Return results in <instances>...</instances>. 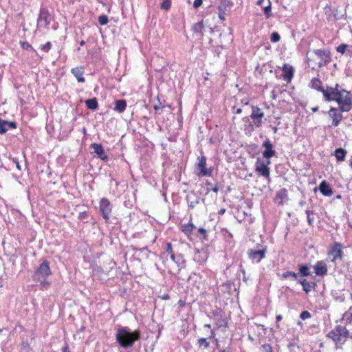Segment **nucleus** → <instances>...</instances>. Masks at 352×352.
<instances>
[{
    "label": "nucleus",
    "mask_w": 352,
    "mask_h": 352,
    "mask_svg": "<svg viewBox=\"0 0 352 352\" xmlns=\"http://www.w3.org/2000/svg\"><path fill=\"white\" fill-rule=\"evenodd\" d=\"M52 48L51 42L48 41L45 44L41 45V50L44 52H48Z\"/></svg>",
    "instance_id": "43"
},
{
    "label": "nucleus",
    "mask_w": 352,
    "mask_h": 352,
    "mask_svg": "<svg viewBox=\"0 0 352 352\" xmlns=\"http://www.w3.org/2000/svg\"><path fill=\"white\" fill-rule=\"evenodd\" d=\"M195 228V226L193 225L192 222H189L186 224H184L182 226V231L188 236H189L193 230Z\"/></svg>",
    "instance_id": "30"
},
{
    "label": "nucleus",
    "mask_w": 352,
    "mask_h": 352,
    "mask_svg": "<svg viewBox=\"0 0 352 352\" xmlns=\"http://www.w3.org/2000/svg\"><path fill=\"white\" fill-rule=\"evenodd\" d=\"M286 199H287V190L285 188H282L276 192L275 201L278 204H283Z\"/></svg>",
    "instance_id": "25"
},
{
    "label": "nucleus",
    "mask_w": 352,
    "mask_h": 352,
    "mask_svg": "<svg viewBox=\"0 0 352 352\" xmlns=\"http://www.w3.org/2000/svg\"><path fill=\"white\" fill-rule=\"evenodd\" d=\"M283 80L289 82L294 76V68L292 66L285 64L283 67Z\"/></svg>",
    "instance_id": "17"
},
{
    "label": "nucleus",
    "mask_w": 352,
    "mask_h": 352,
    "mask_svg": "<svg viewBox=\"0 0 352 352\" xmlns=\"http://www.w3.org/2000/svg\"><path fill=\"white\" fill-rule=\"evenodd\" d=\"M194 259L196 262L201 264L206 260V256H201L200 252H198L195 254Z\"/></svg>",
    "instance_id": "40"
},
{
    "label": "nucleus",
    "mask_w": 352,
    "mask_h": 352,
    "mask_svg": "<svg viewBox=\"0 0 352 352\" xmlns=\"http://www.w3.org/2000/svg\"><path fill=\"white\" fill-rule=\"evenodd\" d=\"M127 104L125 100L120 99L117 100L115 101V107L114 110L117 111L118 113H123L126 108Z\"/></svg>",
    "instance_id": "27"
},
{
    "label": "nucleus",
    "mask_w": 352,
    "mask_h": 352,
    "mask_svg": "<svg viewBox=\"0 0 352 352\" xmlns=\"http://www.w3.org/2000/svg\"><path fill=\"white\" fill-rule=\"evenodd\" d=\"M322 82L318 78H313L309 84V87L311 89H316L321 93L324 90V87H322Z\"/></svg>",
    "instance_id": "23"
},
{
    "label": "nucleus",
    "mask_w": 352,
    "mask_h": 352,
    "mask_svg": "<svg viewBox=\"0 0 352 352\" xmlns=\"http://www.w3.org/2000/svg\"><path fill=\"white\" fill-rule=\"evenodd\" d=\"M263 117L264 113L261 111V109L258 106L252 105V113L250 116V118L252 120V124L251 126L256 128L261 127L263 124Z\"/></svg>",
    "instance_id": "7"
},
{
    "label": "nucleus",
    "mask_w": 352,
    "mask_h": 352,
    "mask_svg": "<svg viewBox=\"0 0 352 352\" xmlns=\"http://www.w3.org/2000/svg\"><path fill=\"white\" fill-rule=\"evenodd\" d=\"M198 232L204 236V238L206 237V230L204 228H200L198 230Z\"/></svg>",
    "instance_id": "53"
},
{
    "label": "nucleus",
    "mask_w": 352,
    "mask_h": 352,
    "mask_svg": "<svg viewBox=\"0 0 352 352\" xmlns=\"http://www.w3.org/2000/svg\"><path fill=\"white\" fill-rule=\"evenodd\" d=\"M283 319V317L281 315H276V322H278L279 321H280L281 320Z\"/></svg>",
    "instance_id": "59"
},
{
    "label": "nucleus",
    "mask_w": 352,
    "mask_h": 352,
    "mask_svg": "<svg viewBox=\"0 0 352 352\" xmlns=\"http://www.w3.org/2000/svg\"><path fill=\"white\" fill-rule=\"evenodd\" d=\"M166 252L168 254H173V247H172V244L170 243H167L166 245Z\"/></svg>",
    "instance_id": "49"
},
{
    "label": "nucleus",
    "mask_w": 352,
    "mask_h": 352,
    "mask_svg": "<svg viewBox=\"0 0 352 352\" xmlns=\"http://www.w3.org/2000/svg\"><path fill=\"white\" fill-rule=\"evenodd\" d=\"M265 349L266 352H272V347L270 344H265L263 346Z\"/></svg>",
    "instance_id": "54"
},
{
    "label": "nucleus",
    "mask_w": 352,
    "mask_h": 352,
    "mask_svg": "<svg viewBox=\"0 0 352 352\" xmlns=\"http://www.w3.org/2000/svg\"><path fill=\"white\" fill-rule=\"evenodd\" d=\"M313 52L320 59L317 63L318 67L326 66L331 60V53L328 50L318 49L314 50Z\"/></svg>",
    "instance_id": "8"
},
{
    "label": "nucleus",
    "mask_w": 352,
    "mask_h": 352,
    "mask_svg": "<svg viewBox=\"0 0 352 352\" xmlns=\"http://www.w3.org/2000/svg\"><path fill=\"white\" fill-rule=\"evenodd\" d=\"M169 255H170V259L175 263L176 257H177V253H173V254H171Z\"/></svg>",
    "instance_id": "55"
},
{
    "label": "nucleus",
    "mask_w": 352,
    "mask_h": 352,
    "mask_svg": "<svg viewBox=\"0 0 352 352\" xmlns=\"http://www.w3.org/2000/svg\"><path fill=\"white\" fill-rule=\"evenodd\" d=\"M334 101L338 102L340 111L348 112L351 109L352 100L351 93L344 89H342L340 98H336Z\"/></svg>",
    "instance_id": "4"
},
{
    "label": "nucleus",
    "mask_w": 352,
    "mask_h": 352,
    "mask_svg": "<svg viewBox=\"0 0 352 352\" xmlns=\"http://www.w3.org/2000/svg\"><path fill=\"white\" fill-rule=\"evenodd\" d=\"M318 110V107H315L311 108V111L313 112H316Z\"/></svg>",
    "instance_id": "63"
},
{
    "label": "nucleus",
    "mask_w": 352,
    "mask_h": 352,
    "mask_svg": "<svg viewBox=\"0 0 352 352\" xmlns=\"http://www.w3.org/2000/svg\"><path fill=\"white\" fill-rule=\"evenodd\" d=\"M338 89V84H336L334 87L327 86L322 92L324 100L327 102L334 101Z\"/></svg>",
    "instance_id": "13"
},
{
    "label": "nucleus",
    "mask_w": 352,
    "mask_h": 352,
    "mask_svg": "<svg viewBox=\"0 0 352 352\" xmlns=\"http://www.w3.org/2000/svg\"><path fill=\"white\" fill-rule=\"evenodd\" d=\"M206 184L208 186L207 192L209 191H213L216 193L218 192L219 188L217 184L212 186V184L208 180L206 181Z\"/></svg>",
    "instance_id": "36"
},
{
    "label": "nucleus",
    "mask_w": 352,
    "mask_h": 352,
    "mask_svg": "<svg viewBox=\"0 0 352 352\" xmlns=\"http://www.w3.org/2000/svg\"><path fill=\"white\" fill-rule=\"evenodd\" d=\"M298 283L302 285V290L306 294L309 293L316 286V283L314 282H309L305 278L298 279Z\"/></svg>",
    "instance_id": "22"
},
{
    "label": "nucleus",
    "mask_w": 352,
    "mask_h": 352,
    "mask_svg": "<svg viewBox=\"0 0 352 352\" xmlns=\"http://www.w3.org/2000/svg\"><path fill=\"white\" fill-rule=\"evenodd\" d=\"M257 149V145L256 144H250L248 146L247 151L249 153H256Z\"/></svg>",
    "instance_id": "47"
},
{
    "label": "nucleus",
    "mask_w": 352,
    "mask_h": 352,
    "mask_svg": "<svg viewBox=\"0 0 352 352\" xmlns=\"http://www.w3.org/2000/svg\"><path fill=\"white\" fill-rule=\"evenodd\" d=\"M267 252V247H263L262 249L256 250L250 249L248 251L249 258L254 263H258L263 258L265 257Z\"/></svg>",
    "instance_id": "10"
},
{
    "label": "nucleus",
    "mask_w": 352,
    "mask_h": 352,
    "mask_svg": "<svg viewBox=\"0 0 352 352\" xmlns=\"http://www.w3.org/2000/svg\"><path fill=\"white\" fill-rule=\"evenodd\" d=\"M305 213L307 214V222H308L309 225L312 226L314 219V217H311V215L314 214V212L311 210H307L305 211Z\"/></svg>",
    "instance_id": "41"
},
{
    "label": "nucleus",
    "mask_w": 352,
    "mask_h": 352,
    "mask_svg": "<svg viewBox=\"0 0 352 352\" xmlns=\"http://www.w3.org/2000/svg\"><path fill=\"white\" fill-rule=\"evenodd\" d=\"M347 47H348V45L343 43V44L340 45L337 47L336 50H337L338 52L341 53L342 54H344Z\"/></svg>",
    "instance_id": "46"
},
{
    "label": "nucleus",
    "mask_w": 352,
    "mask_h": 352,
    "mask_svg": "<svg viewBox=\"0 0 352 352\" xmlns=\"http://www.w3.org/2000/svg\"><path fill=\"white\" fill-rule=\"evenodd\" d=\"M214 320L217 326L219 327H226L228 325L227 319L221 314L219 312H215L214 314Z\"/></svg>",
    "instance_id": "24"
},
{
    "label": "nucleus",
    "mask_w": 352,
    "mask_h": 352,
    "mask_svg": "<svg viewBox=\"0 0 352 352\" xmlns=\"http://www.w3.org/2000/svg\"><path fill=\"white\" fill-rule=\"evenodd\" d=\"M92 273L94 275H100L103 273V269L97 265H93Z\"/></svg>",
    "instance_id": "37"
},
{
    "label": "nucleus",
    "mask_w": 352,
    "mask_h": 352,
    "mask_svg": "<svg viewBox=\"0 0 352 352\" xmlns=\"http://www.w3.org/2000/svg\"><path fill=\"white\" fill-rule=\"evenodd\" d=\"M204 28V25L203 24V21H199L193 25L192 30L195 33H201Z\"/></svg>",
    "instance_id": "34"
},
{
    "label": "nucleus",
    "mask_w": 352,
    "mask_h": 352,
    "mask_svg": "<svg viewBox=\"0 0 352 352\" xmlns=\"http://www.w3.org/2000/svg\"><path fill=\"white\" fill-rule=\"evenodd\" d=\"M186 200L188 208L192 210L199 204L200 198L195 193H191L187 195Z\"/></svg>",
    "instance_id": "21"
},
{
    "label": "nucleus",
    "mask_w": 352,
    "mask_h": 352,
    "mask_svg": "<svg viewBox=\"0 0 352 352\" xmlns=\"http://www.w3.org/2000/svg\"><path fill=\"white\" fill-rule=\"evenodd\" d=\"M168 298H169V296H168V294H164V295L162 296V299L167 300V299H168Z\"/></svg>",
    "instance_id": "62"
},
{
    "label": "nucleus",
    "mask_w": 352,
    "mask_h": 352,
    "mask_svg": "<svg viewBox=\"0 0 352 352\" xmlns=\"http://www.w3.org/2000/svg\"><path fill=\"white\" fill-rule=\"evenodd\" d=\"M52 274V271L50 267V263L45 259H43L38 268H36L32 276L33 280L40 283L42 289L47 288L50 282L47 280V278Z\"/></svg>",
    "instance_id": "2"
},
{
    "label": "nucleus",
    "mask_w": 352,
    "mask_h": 352,
    "mask_svg": "<svg viewBox=\"0 0 352 352\" xmlns=\"http://www.w3.org/2000/svg\"><path fill=\"white\" fill-rule=\"evenodd\" d=\"M198 168L200 170V173L203 176L210 177L212 175V170L211 168H206V158L204 156H201L198 158Z\"/></svg>",
    "instance_id": "16"
},
{
    "label": "nucleus",
    "mask_w": 352,
    "mask_h": 352,
    "mask_svg": "<svg viewBox=\"0 0 352 352\" xmlns=\"http://www.w3.org/2000/svg\"><path fill=\"white\" fill-rule=\"evenodd\" d=\"M271 2L268 0V5L263 8L265 16L266 19H269L272 16V10H271Z\"/></svg>",
    "instance_id": "35"
},
{
    "label": "nucleus",
    "mask_w": 352,
    "mask_h": 352,
    "mask_svg": "<svg viewBox=\"0 0 352 352\" xmlns=\"http://www.w3.org/2000/svg\"><path fill=\"white\" fill-rule=\"evenodd\" d=\"M270 164V160L267 159L263 160L261 157H258L255 163V170L258 173V175L265 177L267 183L271 182L270 169L269 168Z\"/></svg>",
    "instance_id": "3"
},
{
    "label": "nucleus",
    "mask_w": 352,
    "mask_h": 352,
    "mask_svg": "<svg viewBox=\"0 0 352 352\" xmlns=\"http://www.w3.org/2000/svg\"><path fill=\"white\" fill-rule=\"evenodd\" d=\"M140 339V331H132L128 327H120L116 333V342L120 346L126 349L132 347L134 343Z\"/></svg>",
    "instance_id": "1"
},
{
    "label": "nucleus",
    "mask_w": 352,
    "mask_h": 352,
    "mask_svg": "<svg viewBox=\"0 0 352 352\" xmlns=\"http://www.w3.org/2000/svg\"><path fill=\"white\" fill-rule=\"evenodd\" d=\"M340 109H337L335 107H331L329 111L327 112L329 117L332 119V125L333 127H336L339 125L341 120L343 118V116L341 113Z\"/></svg>",
    "instance_id": "12"
},
{
    "label": "nucleus",
    "mask_w": 352,
    "mask_h": 352,
    "mask_svg": "<svg viewBox=\"0 0 352 352\" xmlns=\"http://www.w3.org/2000/svg\"><path fill=\"white\" fill-rule=\"evenodd\" d=\"M109 22V19L107 15H100L98 17V23L100 25H107Z\"/></svg>",
    "instance_id": "39"
},
{
    "label": "nucleus",
    "mask_w": 352,
    "mask_h": 352,
    "mask_svg": "<svg viewBox=\"0 0 352 352\" xmlns=\"http://www.w3.org/2000/svg\"><path fill=\"white\" fill-rule=\"evenodd\" d=\"M319 190L322 195L324 196L330 197L333 195V190L330 184L325 180H323L320 182L319 185Z\"/></svg>",
    "instance_id": "20"
},
{
    "label": "nucleus",
    "mask_w": 352,
    "mask_h": 352,
    "mask_svg": "<svg viewBox=\"0 0 352 352\" xmlns=\"http://www.w3.org/2000/svg\"><path fill=\"white\" fill-rule=\"evenodd\" d=\"M327 336L335 342H340L342 338L346 339L349 336V331L345 327L338 325L329 331Z\"/></svg>",
    "instance_id": "6"
},
{
    "label": "nucleus",
    "mask_w": 352,
    "mask_h": 352,
    "mask_svg": "<svg viewBox=\"0 0 352 352\" xmlns=\"http://www.w3.org/2000/svg\"><path fill=\"white\" fill-rule=\"evenodd\" d=\"M12 160L13 163L15 164L16 168L18 170H21V165H20L17 158L14 157V158H12Z\"/></svg>",
    "instance_id": "52"
},
{
    "label": "nucleus",
    "mask_w": 352,
    "mask_h": 352,
    "mask_svg": "<svg viewBox=\"0 0 352 352\" xmlns=\"http://www.w3.org/2000/svg\"><path fill=\"white\" fill-rule=\"evenodd\" d=\"M90 148L93 149V153L96 154L100 160L103 161L108 160V156L107 155L101 144L92 143L90 145Z\"/></svg>",
    "instance_id": "15"
},
{
    "label": "nucleus",
    "mask_w": 352,
    "mask_h": 352,
    "mask_svg": "<svg viewBox=\"0 0 352 352\" xmlns=\"http://www.w3.org/2000/svg\"><path fill=\"white\" fill-rule=\"evenodd\" d=\"M219 352H231L230 348L227 347L223 349H221Z\"/></svg>",
    "instance_id": "58"
},
{
    "label": "nucleus",
    "mask_w": 352,
    "mask_h": 352,
    "mask_svg": "<svg viewBox=\"0 0 352 352\" xmlns=\"http://www.w3.org/2000/svg\"><path fill=\"white\" fill-rule=\"evenodd\" d=\"M52 21V16L47 8L41 7L39 10V14L37 19V28L48 29L49 25Z\"/></svg>",
    "instance_id": "5"
},
{
    "label": "nucleus",
    "mask_w": 352,
    "mask_h": 352,
    "mask_svg": "<svg viewBox=\"0 0 352 352\" xmlns=\"http://www.w3.org/2000/svg\"><path fill=\"white\" fill-rule=\"evenodd\" d=\"M198 343L199 346H204L205 348H208L209 346V342L207 341L206 338H201L198 340Z\"/></svg>",
    "instance_id": "45"
},
{
    "label": "nucleus",
    "mask_w": 352,
    "mask_h": 352,
    "mask_svg": "<svg viewBox=\"0 0 352 352\" xmlns=\"http://www.w3.org/2000/svg\"><path fill=\"white\" fill-rule=\"evenodd\" d=\"M85 104L87 107L91 110H96L98 107V100L96 98L86 100Z\"/></svg>",
    "instance_id": "31"
},
{
    "label": "nucleus",
    "mask_w": 352,
    "mask_h": 352,
    "mask_svg": "<svg viewBox=\"0 0 352 352\" xmlns=\"http://www.w3.org/2000/svg\"><path fill=\"white\" fill-rule=\"evenodd\" d=\"M262 146L265 148L263 152V156L264 158L269 160L275 155L276 151L273 149V144L269 139H267L262 144Z\"/></svg>",
    "instance_id": "14"
},
{
    "label": "nucleus",
    "mask_w": 352,
    "mask_h": 352,
    "mask_svg": "<svg viewBox=\"0 0 352 352\" xmlns=\"http://www.w3.org/2000/svg\"><path fill=\"white\" fill-rule=\"evenodd\" d=\"M99 210L103 219L106 222H108L111 216L112 206L110 201L107 198H102L100 199Z\"/></svg>",
    "instance_id": "9"
},
{
    "label": "nucleus",
    "mask_w": 352,
    "mask_h": 352,
    "mask_svg": "<svg viewBox=\"0 0 352 352\" xmlns=\"http://www.w3.org/2000/svg\"><path fill=\"white\" fill-rule=\"evenodd\" d=\"M315 274L318 276H324L327 273V267L326 263L320 261H318L314 266Z\"/></svg>",
    "instance_id": "19"
},
{
    "label": "nucleus",
    "mask_w": 352,
    "mask_h": 352,
    "mask_svg": "<svg viewBox=\"0 0 352 352\" xmlns=\"http://www.w3.org/2000/svg\"><path fill=\"white\" fill-rule=\"evenodd\" d=\"M72 74L76 78L77 80L80 82H84L85 81V78L83 77L84 71L82 67H74L71 69Z\"/></svg>",
    "instance_id": "26"
},
{
    "label": "nucleus",
    "mask_w": 352,
    "mask_h": 352,
    "mask_svg": "<svg viewBox=\"0 0 352 352\" xmlns=\"http://www.w3.org/2000/svg\"><path fill=\"white\" fill-rule=\"evenodd\" d=\"M341 94H342V89L341 90L338 89V91L336 92V98H340Z\"/></svg>",
    "instance_id": "60"
},
{
    "label": "nucleus",
    "mask_w": 352,
    "mask_h": 352,
    "mask_svg": "<svg viewBox=\"0 0 352 352\" xmlns=\"http://www.w3.org/2000/svg\"><path fill=\"white\" fill-rule=\"evenodd\" d=\"M346 155L345 149L342 148H336L335 151V157L338 162L344 161Z\"/></svg>",
    "instance_id": "32"
},
{
    "label": "nucleus",
    "mask_w": 352,
    "mask_h": 352,
    "mask_svg": "<svg viewBox=\"0 0 352 352\" xmlns=\"http://www.w3.org/2000/svg\"><path fill=\"white\" fill-rule=\"evenodd\" d=\"M203 3V1L202 0H195L194 1V3H193V7L195 8H198L199 7H200Z\"/></svg>",
    "instance_id": "50"
},
{
    "label": "nucleus",
    "mask_w": 352,
    "mask_h": 352,
    "mask_svg": "<svg viewBox=\"0 0 352 352\" xmlns=\"http://www.w3.org/2000/svg\"><path fill=\"white\" fill-rule=\"evenodd\" d=\"M282 276V278L283 279H287L290 277H292L294 278H296V279H299V274L296 273V272H292V271H287L284 273L282 274L281 275Z\"/></svg>",
    "instance_id": "33"
},
{
    "label": "nucleus",
    "mask_w": 352,
    "mask_h": 352,
    "mask_svg": "<svg viewBox=\"0 0 352 352\" xmlns=\"http://www.w3.org/2000/svg\"><path fill=\"white\" fill-rule=\"evenodd\" d=\"M171 2L170 0H162L161 3V9L164 10H168L170 8Z\"/></svg>",
    "instance_id": "38"
},
{
    "label": "nucleus",
    "mask_w": 352,
    "mask_h": 352,
    "mask_svg": "<svg viewBox=\"0 0 352 352\" xmlns=\"http://www.w3.org/2000/svg\"><path fill=\"white\" fill-rule=\"evenodd\" d=\"M310 267V265H298L299 277L310 276L311 274Z\"/></svg>",
    "instance_id": "28"
},
{
    "label": "nucleus",
    "mask_w": 352,
    "mask_h": 352,
    "mask_svg": "<svg viewBox=\"0 0 352 352\" xmlns=\"http://www.w3.org/2000/svg\"><path fill=\"white\" fill-rule=\"evenodd\" d=\"M226 212V209L225 208H221L219 211H218V214L219 215H223L224 214V213Z\"/></svg>",
    "instance_id": "57"
},
{
    "label": "nucleus",
    "mask_w": 352,
    "mask_h": 352,
    "mask_svg": "<svg viewBox=\"0 0 352 352\" xmlns=\"http://www.w3.org/2000/svg\"><path fill=\"white\" fill-rule=\"evenodd\" d=\"M300 317L302 320H306L311 318V314L308 311H303L301 312Z\"/></svg>",
    "instance_id": "48"
},
{
    "label": "nucleus",
    "mask_w": 352,
    "mask_h": 352,
    "mask_svg": "<svg viewBox=\"0 0 352 352\" xmlns=\"http://www.w3.org/2000/svg\"><path fill=\"white\" fill-rule=\"evenodd\" d=\"M242 112V109L241 108H238L236 109V111H234V113L236 114H240Z\"/></svg>",
    "instance_id": "61"
},
{
    "label": "nucleus",
    "mask_w": 352,
    "mask_h": 352,
    "mask_svg": "<svg viewBox=\"0 0 352 352\" xmlns=\"http://www.w3.org/2000/svg\"><path fill=\"white\" fill-rule=\"evenodd\" d=\"M344 318L347 323H352V312L346 311L344 314Z\"/></svg>",
    "instance_id": "44"
},
{
    "label": "nucleus",
    "mask_w": 352,
    "mask_h": 352,
    "mask_svg": "<svg viewBox=\"0 0 352 352\" xmlns=\"http://www.w3.org/2000/svg\"><path fill=\"white\" fill-rule=\"evenodd\" d=\"M328 256L331 257L332 263H336L338 260L341 261L343 257V251L342 245L340 243H336L328 251Z\"/></svg>",
    "instance_id": "11"
},
{
    "label": "nucleus",
    "mask_w": 352,
    "mask_h": 352,
    "mask_svg": "<svg viewBox=\"0 0 352 352\" xmlns=\"http://www.w3.org/2000/svg\"><path fill=\"white\" fill-rule=\"evenodd\" d=\"M16 123L15 122H10L0 118V134L6 133L10 129H16Z\"/></svg>",
    "instance_id": "18"
},
{
    "label": "nucleus",
    "mask_w": 352,
    "mask_h": 352,
    "mask_svg": "<svg viewBox=\"0 0 352 352\" xmlns=\"http://www.w3.org/2000/svg\"><path fill=\"white\" fill-rule=\"evenodd\" d=\"M280 36L278 32H274L271 34L270 41L272 43H277L280 41Z\"/></svg>",
    "instance_id": "42"
},
{
    "label": "nucleus",
    "mask_w": 352,
    "mask_h": 352,
    "mask_svg": "<svg viewBox=\"0 0 352 352\" xmlns=\"http://www.w3.org/2000/svg\"><path fill=\"white\" fill-rule=\"evenodd\" d=\"M21 47L24 50H27L32 48L31 45L28 42H26V41L21 43Z\"/></svg>",
    "instance_id": "51"
},
{
    "label": "nucleus",
    "mask_w": 352,
    "mask_h": 352,
    "mask_svg": "<svg viewBox=\"0 0 352 352\" xmlns=\"http://www.w3.org/2000/svg\"><path fill=\"white\" fill-rule=\"evenodd\" d=\"M272 130L274 133H276L278 131V128L276 126H272Z\"/></svg>",
    "instance_id": "64"
},
{
    "label": "nucleus",
    "mask_w": 352,
    "mask_h": 352,
    "mask_svg": "<svg viewBox=\"0 0 352 352\" xmlns=\"http://www.w3.org/2000/svg\"><path fill=\"white\" fill-rule=\"evenodd\" d=\"M219 17L220 18V19L224 20L225 19V12H220L219 13Z\"/></svg>",
    "instance_id": "56"
},
{
    "label": "nucleus",
    "mask_w": 352,
    "mask_h": 352,
    "mask_svg": "<svg viewBox=\"0 0 352 352\" xmlns=\"http://www.w3.org/2000/svg\"><path fill=\"white\" fill-rule=\"evenodd\" d=\"M175 263L177 265L179 270L185 268L186 260L182 254L177 253V257L175 259Z\"/></svg>",
    "instance_id": "29"
}]
</instances>
